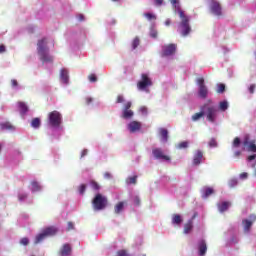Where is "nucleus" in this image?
<instances>
[{
	"mask_svg": "<svg viewBox=\"0 0 256 256\" xmlns=\"http://www.w3.org/2000/svg\"><path fill=\"white\" fill-rule=\"evenodd\" d=\"M31 127H33L34 129H39L41 127V119L33 118L31 121Z\"/></svg>",
	"mask_w": 256,
	"mask_h": 256,
	"instance_id": "c85d7f7f",
	"label": "nucleus"
},
{
	"mask_svg": "<svg viewBox=\"0 0 256 256\" xmlns=\"http://www.w3.org/2000/svg\"><path fill=\"white\" fill-rule=\"evenodd\" d=\"M78 21H85V16L83 14H79L77 16Z\"/></svg>",
	"mask_w": 256,
	"mask_h": 256,
	"instance_id": "680f3d73",
	"label": "nucleus"
},
{
	"mask_svg": "<svg viewBox=\"0 0 256 256\" xmlns=\"http://www.w3.org/2000/svg\"><path fill=\"white\" fill-rule=\"evenodd\" d=\"M239 181L236 178H232L229 180L228 185L229 187L233 188V187H237Z\"/></svg>",
	"mask_w": 256,
	"mask_h": 256,
	"instance_id": "58836bf2",
	"label": "nucleus"
},
{
	"mask_svg": "<svg viewBox=\"0 0 256 256\" xmlns=\"http://www.w3.org/2000/svg\"><path fill=\"white\" fill-rule=\"evenodd\" d=\"M175 13H178L181 23L179 25V31L183 37H187L191 33V26H189V17L185 15V12L181 10V3L179 0H169Z\"/></svg>",
	"mask_w": 256,
	"mask_h": 256,
	"instance_id": "f257e3e1",
	"label": "nucleus"
},
{
	"mask_svg": "<svg viewBox=\"0 0 256 256\" xmlns=\"http://www.w3.org/2000/svg\"><path fill=\"white\" fill-rule=\"evenodd\" d=\"M88 79L90 83H95V81H97V76H95V74H91L88 76Z\"/></svg>",
	"mask_w": 256,
	"mask_h": 256,
	"instance_id": "a18cd8bd",
	"label": "nucleus"
},
{
	"mask_svg": "<svg viewBox=\"0 0 256 256\" xmlns=\"http://www.w3.org/2000/svg\"><path fill=\"white\" fill-rule=\"evenodd\" d=\"M241 138L236 137L232 142V151H234V157H239L241 155Z\"/></svg>",
	"mask_w": 256,
	"mask_h": 256,
	"instance_id": "ddd939ff",
	"label": "nucleus"
},
{
	"mask_svg": "<svg viewBox=\"0 0 256 256\" xmlns=\"http://www.w3.org/2000/svg\"><path fill=\"white\" fill-rule=\"evenodd\" d=\"M255 89H256L255 84H252L248 87V91H249V93H251V95H253V93H255Z\"/></svg>",
	"mask_w": 256,
	"mask_h": 256,
	"instance_id": "de8ad7c7",
	"label": "nucleus"
},
{
	"mask_svg": "<svg viewBox=\"0 0 256 256\" xmlns=\"http://www.w3.org/2000/svg\"><path fill=\"white\" fill-rule=\"evenodd\" d=\"M71 244H64L61 249L59 250V255L60 256H69L71 255Z\"/></svg>",
	"mask_w": 256,
	"mask_h": 256,
	"instance_id": "f3484780",
	"label": "nucleus"
},
{
	"mask_svg": "<svg viewBox=\"0 0 256 256\" xmlns=\"http://www.w3.org/2000/svg\"><path fill=\"white\" fill-rule=\"evenodd\" d=\"M217 93H223L225 91V84H217Z\"/></svg>",
	"mask_w": 256,
	"mask_h": 256,
	"instance_id": "79ce46f5",
	"label": "nucleus"
},
{
	"mask_svg": "<svg viewBox=\"0 0 256 256\" xmlns=\"http://www.w3.org/2000/svg\"><path fill=\"white\" fill-rule=\"evenodd\" d=\"M230 207H231L230 202L218 203V210H219L220 213H225V211H227V209H229Z\"/></svg>",
	"mask_w": 256,
	"mask_h": 256,
	"instance_id": "5701e85b",
	"label": "nucleus"
},
{
	"mask_svg": "<svg viewBox=\"0 0 256 256\" xmlns=\"http://www.w3.org/2000/svg\"><path fill=\"white\" fill-rule=\"evenodd\" d=\"M202 111H204V116L209 123H217V113H219V110L211 100L202 106Z\"/></svg>",
	"mask_w": 256,
	"mask_h": 256,
	"instance_id": "7ed1b4c3",
	"label": "nucleus"
},
{
	"mask_svg": "<svg viewBox=\"0 0 256 256\" xmlns=\"http://www.w3.org/2000/svg\"><path fill=\"white\" fill-rule=\"evenodd\" d=\"M193 230V220H189L187 224L184 225V234L189 235Z\"/></svg>",
	"mask_w": 256,
	"mask_h": 256,
	"instance_id": "bb28decb",
	"label": "nucleus"
},
{
	"mask_svg": "<svg viewBox=\"0 0 256 256\" xmlns=\"http://www.w3.org/2000/svg\"><path fill=\"white\" fill-rule=\"evenodd\" d=\"M37 51L42 63H53V57L49 55V48H47V38L38 41Z\"/></svg>",
	"mask_w": 256,
	"mask_h": 256,
	"instance_id": "f03ea898",
	"label": "nucleus"
},
{
	"mask_svg": "<svg viewBox=\"0 0 256 256\" xmlns=\"http://www.w3.org/2000/svg\"><path fill=\"white\" fill-rule=\"evenodd\" d=\"M60 79L63 83H65V85L69 83V71H67V69L62 68L60 70Z\"/></svg>",
	"mask_w": 256,
	"mask_h": 256,
	"instance_id": "412c9836",
	"label": "nucleus"
},
{
	"mask_svg": "<svg viewBox=\"0 0 256 256\" xmlns=\"http://www.w3.org/2000/svg\"><path fill=\"white\" fill-rule=\"evenodd\" d=\"M152 154L154 159H158L159 161H167L168 163L171 161V157L165 155L160 148H154Z\"/></svg>",
	"mask_w": 256,
	"mask_h": 256,
	"instance_id": "9d476101",
	"label": "nucleus"
},
{
	"mask_svg": "<svg viewBox=\"0 0 256 256\" xmlns=\"http://www.w3.org/2000/svg\"><path fill=\"white\" fill-rule=\"evenodd\" d=\"M0 127L2 131H15V126L9 122L0 124Z\"/></svg>",
	"mask_w": 256,
	"mask_h": 256,
	"instance_id": "393cba45",
	"label": "nucleus"
},
{
	"mask_svg": "<svg viewBox=\"0 0 256 256\" xmlns=\"http://www.w3.org/2000/svg\"><path fill=\"white\" fill-rule=\"evenodd\" d=\"M90 187H91V189H93L94 191H97V182H95V181L91 182Z\"/></svg>",
	"mask_w": 256,
	"mask_h": 256,
	"instance_id": "603ef678",
	"label": "nucleus"
},
{
	"mask_svg": "<svg viewBox=\"0 0 256 256\" xmlns=\"http://www.w3.org/2000/svg\"><path fill=\"white\" fill-rule=\"evenodd\" d=\"M239 179H240L241 181H246V179H249V173H247V172L241 173V174L239 175Z\"/></svg>",
	"mask_w": 256,
	"mask_h": 256,
	"instance_id": "a19ab883",
	"label": "nucleus"
},
{
	"mask_svg": "<svg viewBox=\"0 0 256 256\" xmlns=\"http://www.w3.org/2000/svg\"><path fill=\"white\" fill-rule=\"evenodd\" d=\"M131 105H132V103L130 101L126 102L124 104L122 113L120 115L121 119H124V121H131V119H133V117H135V112H133V110H131Z\"/></svg>",
	"mask_w": 256,
	"mask_h": 256,
	"instance_id": "0eeeda50",
	"label": "nucleus"
},
{
	"mask_svg": "<svg viewBox=\"0 0 256 256\" xmlns=\"http://www.w3.org/2000/svg\"><path fill=\"white\" fill-rule=\"evenodd\" d=\"M57 231L58 229L55 226H49L43 230L46 237H53V235H57Z\"/></svg>",
	"mask_w": 256,
	"mask_h": 256,
	"instance_id": "aec40b11",
	"label": "nucleus"
},
{
	"mask_svg": "<svg viewBox=\"0 0 256 256\" xmlns=\"http://www.w3.org/2000/svg\"><path fill=\"white\" fill-rule=\"evenodd\" d=\"M202 160H203V152H201V150L196 151L193 158V164L201 165Z\"/></svg>",
	"mask_w": 256,
	"mask_h": 256,
	"instance_id": "4be33fe9",
	"label": "nucleus"
},
{
	"mask_svg": "<svg viewBox=\"0 0 256 256\" xmlns=\"http://www.w3.org/2000/svg\"><path fill=\"white\" fill-rule=\"evenodd\" d=\"M126 183L128 185H133V184L137 183V176H131V177L127 178Z\"/></svg>",
	"mask_w": 256,
	"mask_h": 256,
	"instance_id": "c9c22d12",
	"label": "nucleus"
},
{
	"mask_svg": "<svg viewBox=\"0 0 256 256\" xmlns=\"http://www.w3.org/2000/svg\"><path fill=\"white\" fill-rule=\"evenodd\" d=\"M209 147H217V141H215V139H211L209 142Z\"/></svg>",
	"mask_w": 256,
	"mask_h": 256,
	"instance_id": "3c124183",
	"label": "nucleus"
},
{
	"mask_svg": "<svg viewBox=\"0 0 256 256\" xmlns=\"http://www.w3.org/2000/svg\"><path fill=\"white\" fill-rule=\"evenodd\" d=\"M93 209L97 211V195L94 196L92 200Z\"/></svg>",
	"mask_w": 256,
	"mask_h": 256,
	"instance_id": "49530a36",
	"label": "nucleus"
},
{
	"mask_svg": "<svg viewBox=\"0 0 256 256\" xmlns=\"http://www.w3.org/2000/svg\"><path fill=\"white\" fill-rule=\"evenodd\" d=\"M5 51H7V48L5 47V45L1 44L0 45V53H5Z\"/></svg>",
	"mask_w": 256,
	"mask_h": 256,
	"instance_id": "bf43d9fd",
	"label": "nucleus"
},
{
	"mask_svg": "<svg viewBox=\"0 0 256 256\" xmlns=\"http://www.w3.org/2000/svg\"><path fill=\"white\" fill-rule=\"evenodd\" d=\"M18 107L21 115H26L27 111H29V107L24 102H18Z\"/></svg>",
	"mask_w": 256,
	"mask_h": 256,
	"instance_id": "a878e982",
	"label": "nucleus"
},
{
	"mask_svg": "<svg viewBox=\"0 0 256 256\" xmlns=\"http://www.w3.org/2000/svg\"><path fill=\"white\" fill-rule=\"evenodd\" d=\"M220 111H227L229 109V102L224 100L219 103Z\"/></svg>",
	"mask_w": 256,
	"mask_h": 256,
	"instance_id": "7c9ffc66",
	"label": "nucleus"
},
{
	"mask_svg": "<svg viewBox=\"0 0 256 256\" xmlns=\"http://www.w3.org/2000/svg\"><path fill=\"white\" fill-rule=\"evenodd\" d=\"M154 3L157 7H160L163 4V0H154Z\"/></svg>",
	"mask_w": 256,
	"mask_h": 256,
	"instance_id": "13d9d810",
	"label": "nucleus"
},
{
	"mask_svg": "<svg viewBox=\"0 0 256 256\" xmlns=\"http://www.w3.org/2000/svg\"><path fill=\"white\" fill-rule=\"evenodd\" d=\"M254 175H255V177H256V169H255V171H254Z\"/></svg>",
	"mask_w": 256,
	"mask_h": 256,
	"instance_id": "774afa93",
	"label": "nucleus"
},
{
	"mask_svg": "<svg viewBox=\"0 0 256 256\" xmlns=\"http://www.w3.org/2000/svg\"><path fill=\"white\" fill-rule=\"evenodd\" d=\"M31 186H32V191L35 192V191H41V186L39 185L38 182H32L31 183Z\"/></svg>",
	"mask_w": 256,
	"mask_h": 256,
	"instance_id": "e433bc0d",
	"label": "nucleus"
},
{
	"mask_svg": "<svg viewBox=\"0 0 256 256\" xmlns=\"http://www.w3.org/2000/svg\"><path fill=\"white\" fill-rule=\"evenodd\" d=\"M11 85H12V87H17V85H19V83L17 82V80L12 79L11 80Z\"/></svg>",
	"mask_w": 256,
	"mask_h": 256,
	"instance_id": "052dcab7",
	"label": "nucleus"
},
{
	"mask_svg": "<svg viewBox=\"0 0 256 256\" xmlns=\"http://www.w3.org/2000/svg\"><path fill=\"white\" fill-rule=\"evenodd\" d=\"M18 199L19 201H25V199H27V194L25 193L19 194Z\"/></svg>",
	"mask_w": 256,
	"mask_h": 256,
	"instance_id": "8fccbe9b",
	"label": "nucleus"
},
{
	"mask_svg": "<svg viewBox=\"0 0 256 256\" xmlns=\"http://www.w3.org/2000/svg\"><path fill=\"white\" fill-rule=\"evenodd\" d=\"M157 30L155 29V26H152L150 28V37H152V39H157Z\"/></svg>",
	"mask_w": 256,
	"mask_h": 256,
	"instance_id": "4c0bfd02",
	"label": "nucleus"
},
{
	"mask_svg": "<svg viewBox=\"0 0 256 256\" xmlns=\"http://www.w3.org/2000/svg\"><path fill=\"white\" fill-rule=\"evenodd\" d=\"M134 203H135L136 205H139V197H136V198L134 199Z\"/></svg>",
	"mask_w": 256,
	"mask_h": 256,
	"instance_id": "338daca9",
	"label": "nucleus"
},
{
	"mask_svg": "<svg viewBox=\"0 0 256 256\" xmlns=\"http://www.w3.org/2000/svg\"><path fill=\"white\" fill-rule=\"evenodd\" d=\"M20 244H21V245H24V246L29 245V238H27V237L22 238V239L20 240Z\"/></svg>",
	"mask_w": 256,
	"mask_h": 256,
	"instance_id": "37998d69",
	"label": "nucleus"
},
{
	"mask_svg": "<svg viewBox=\"0 0 256 256\" xmlns=\"http://www.w3.org/2000/svg\"><path fill=\"white\" fill-rule=\"evenodd\" d=\"M140 43H141V40L139 39V37H135L131 43L132 49H137V47H138V45H140Z\"/></svg>",
	"mask_w": 256,
	"mask_h": 256,
	"instance_id": "473e14b6",
	"label": "nucleus"
},
{
	"mask_svg": "<svg viewBox=\"0 0 256 256\" xmlns=\"http://www.w3.org/2000/svg\"><path fill=\"white\" fill-rule=\"evenodd\" d=\"M123 101H125V98H124L122 95H119V96L117 97L116 103H123Z\"/></svg>",
	"mask_w": 256,
	"mask_h": 256,
	"instance_id": "6e6d98bb",
	"label": "nucleus"
},
{
	"mask_svg": "<svg viewBox=\"0 0 256 256\" xmlns=\"http://www.w3.org/2000/svg\"><path fill=\"white\" fill-rule=\"evenodd\" d=\"M142 127H143V125L141 124V122L135 121V120L129 121L126 124V129L130 133H139V131H141Z\"/></svg>",
	"mask_w": 256,
	"mask_h": 256,
	"instance_id": "1a4fd4ad",
	"label": "nucleus"
},
{
	"mask_svg": "<svg viewBox=\"0 0 256 256\" xmlns=\"http://www.w3.org/2000/svg\"><path fill=\"white\" fill-rule=\"evenodd\" d=\"M139 112L141 113V115H147V107H140Z\"/></svg>",
	"mask_w": 256,
	"mask_h": 256,
	"instance_id": "09e8293b",
	"label": "nucleus"
},
{
	"mask_svg": "<svg viewBox=\"0 0 256 256\" xmlns=\"http://www.w3.org/2000/svg\"><path fill=\"white\" fill-rule=\"evenodd\" d=\"M109 205L107 197L101 194H97V211H103Z\"/></svg>",
	"mask_w": 256,
	"mask_h": 256,
	"instance_id": "f8f14e48",
	"label": "nucleus"
},
{
	"mask_svg": "<svg viewBox=\"0 0 256 256\" xmlns=\"http://www.w3.org/2000/svg\"><path fill=\"white\" fill-rule=\"evenodd\" d=\"M153 85V80H151V76L148 73L141 74V78L137 83V88L139 91H144L145 93H149V87Z\"/></svg>",
	"mask_w": 256,
	"mask_h": 256,
	"instance_id": "20e7f679",
	"label": "nucleus"
},
{
	"mask_svg": "<svg viewBox=\"0 0 256 256\" xmlns=\"http://www.w3.org/2000/svg\"><path fill=\"white\" fill-rule=\"evenodd\" d=\"M187 147H189V142H187V141L180 142L177 145V149H187Z\"/></svg>",
	"mask_w": 256,
	"mask_h": 256,
	"instance_id": "ea45409f",
	"label": "nucleus"
},
{
	"mask_svg": "<svg viewBox=\"0 0 256 256\" xmlns=\"http://www.w3.org/2000/svg\"><path fill=\"white\" fill-rule=\"evenodd\" d=\"M207 253V243L204 240L198 242V254L200 256H205Z\"/></svg>",
	"mask_w": 256,
	"mask_h": 256,
	"instance_id": "a211bd4d",
	"label": "nucleus"
},
{
	"mask_svg": "<svg viewBox=\"0 0 256 256\" xmlns=\"http://www.w3.org/2000/svg\"><path fill=\"white\" fill-rule=\"evenodd\" d=\"M205 115L204 111L201 110V112L196 113L192 116V121H199L203 116Z\"/></svg>",
	"mask_w": 256,
	"mask_h": 256,
	"instance_id": "72a5a7b5",
	"label": "nucleus"
},
{
	"mask_svg": "<svg viewBox=\"0 0 256 256\" xmlns=\"http://www.w3.org/2000/svg\"><path fill=\"white\" fill-rule=\"evenodd\" d=\"M85 155H87V150H83L81 153V157H85Z\"/></svg>",
	"mask_w": 256,
	"mask_h": 256,
	"instance_id": "69168bd1",
	"label": "nucleus"
},
{
	"mask_svg": "<svg viewBox=\"0 0 256 256\" xmlns=\"http://www.w3.org/2000/svg\"><path fill=\"white\" fill-rule=\"evenodd\" d=\"M46 237L47 236L44 231L42 233L38 234L35 239V244L37 245V243H41V241H43Z\"/></svg>",
	"mask_w": 256,
	"mask_h": 256,
	"instance_id": "2f4dec72",
	"label": "nucleus"
},
{
	"mask_svg": "<svg viewBox=\"0 0 256 256\" xmlns=\"http://www.w3.org/2000/svg\"><path fill=\"white\" fill-rule=\"evenodd\" d=\"M209 12L214 17H223V7L217 0H211L209 3Z\"/></svg>",
	"mask_w": 256,
	"mask_h": 256,
	"instance_id": "423d86ee",
	"label": "nucleus"
},
{
	"mask_svg": "<svg viewBox=\"0 0 256 256\" xmlns=\"http://www.w3.org/2000/svg\"><path fill=\"white\" fill-rule=\"evenodd\" d=\"M247 161H248L250 167L255 168V166H256V154L248 156Z\"/></svg>",
	"mask_w": 256,
	"mask_h": 256,
	"instance_id": "c756f323",
	"label": "nucleus"
},
{
	"mask_svg": "<svg viewBox=\"0 0 256 256\" xmlns=\"http://www.w3.org/2000/svg\"><path fill=\"white\" fill-rule=\"evenodd\" d=\"M117 256H129V255H127V252H125V250H121L117 252Z\"/></svg>",
	"mask_w": 256,
	"mask_h": 256,
	"instance_id": "5fc2aeb1",
	"label": "nucleus"
},
{
	"mask_svg": "<svg viewBox=\"0 0 256 256\" xmlns=\"http://www.w3.org/2000/svg\"><path fill=\"white\" fill-rule=\"evenodd\" d=\"M48 123L50 127L59 128L61 123H63V116L59 111L54 110L48 114Z\"/></svg>",
	"mask_w": 256,
	"mask_h": 256,
	"instance_id": "39448f33",
	"label": "nucleus"
},
{
	"mask_svg": "<svg viewBox=\"0 0 256 256\" xmlns=\"http://www.w3.org/2000/svg\"><path fill=\"white\" fill-rule=\"evenodd\" d=\"M85 101H86V105H91L93 103V98L91 97H86L85 98Z\"/></svg>",
	"mask_w": 256,
	"mask_h": 256,
	"instance_id": "864d4df0",
	"label": "nucleus"
},
{
	"mask_svg": "<svg viewBox=\"0 0 256 256\" xmlns=\"http://www.w3.org/2000/svg\"><path fill=\"white\" fill-rule=\"evenodd\" d=\"M172 223L173 225H181V223H183V219L181 218V215L175 214L172 217Z\"/></svg>",
	"mask_w": 256,
	"mask_h": 256,
	"instance_id": "cd10ccee",
	"label": "nucleus"
},
{
	"mask_svg": "<svg viewBox=\"0 0 256 256\" xmlns=\"http://www.w3.org/2000/svg\"><path fill=\"white\" fill-rule=\"evenodd\" d=\"M243 145L246 148V150L251 151L252 153H256V145L255 142L253 141H249V136H246L244 141H243Z\"/></svg>",
	"mask_w": 256,
	"mask_h": 256,
	"instance_id": "dca6fc26",
	"label": "nucleus"
},
{
	"mask_svg": "<svg viewBox=\"0 0 256 256\" xmlns=\"http://www.w3.org/2000/svg\"><path fill=\"white\" fill-rule=\"evenodd\" d=\"M255 221H256L255 214L250 215V219H245L242 221L245 233H249V230L251 229V226L253 225V223H255Z\"/></svg>",
	"mask_w": 256,
	"mask_h": 256,
	"instance_id": "4468645a",
	"label": "nucleus"
},
{
	"mask_svg": "<svg viewBox=\"0 0 256 256\" xmlns=\"http://www.w3.org/2000/svg\"><path fill=\"white\" fill-rule=\"evenodd\" d=\"M85 189H87V187L85 186V184H81L79 186V193L80 195H83L85 193Z\"/></svg>",
	"mask_w": 256,
	"mask_h": 256,
	"instance_id": "c03bdc74",
	"label": "nucleus"
},
{
	"mask_svg": "<svg viewBox=\"0 0 256 256\" xmlns=\"http://www.w3.org/2000/svg\"><path fill=\"white\" fill-rule=\"evenodd\" d=\"M72 229H75V224H73V222H68V231H71Z\"/></svg>",
	"mask_w": 256,
	"mask_h": 256,
	"instance_id": "4d7b16f0",
	"label": "nucleus"
},
{
	"mask_svg": "<svg viewBox=\"0 0 256 256\" xmlns=\"http://www.w3.org/2000/svg\"><path fill=\"white\" fill-rule=\"evenodd\" d=\"M213 193H215V190H213V188H211V187L202 188V190H201L202 199H207L208 197H211V195H213Z\"/></svg>",
	"mask_w": 256,
	"mask_h": 256,
	"instance_id": "6ab92c4d",
	"label": "nucleus"
},
{
	"mask_svg": "<svg viewBox=\"0 0 256 256\" xmlns=\"http://www.w3.org/2000/svg\"><path fill=\"white\" fill-rule=\"evenodd\" d=\"M196 83L198 85V95L201 99H207V95H209V89L205 85V79L197 78Z\"/></svg>",
	"mask_w": 256,
	"mask_h": 256,
	"instance_id": "6e6552de",
	"label": "nucleus"
},
{
	"mask_svg": "<svg viewBox=\"0 0 256 256\" xmlns=\"http://www.w3.org/2000/svg\"><path fill=\"white\" fill-rule=\"evenodd\" d=\"M125 205H127V202H119L115 205L114 212L119 215V213H123V210L125 209Z\"/></svg>",
	"mask_w": 256,
	"mask_h": 256,
	"instance_id": "b1692460",
	"label": "nucleus"
},
{
	"mask_svg": "<svg viewBox=\"0 0 256 256\" xmlns=\"http://www.w3.org/2000/svg\"><path fill=\"white\" fill-rule=\"evenodd\" d=\"M158 137L161 143H167V141H169V131L166 128H159Z\"/></svg>",
	"mask_w": 256,
	"mask_h": 256,
	"instance_id": "2eb2a0df",
	"label": "nucleus"
},
{
	"mask_svg": "<svg viewBox=\"0 0 256 256\" xmlns=\"http://www.w3.org/2000/svg\"><path fill=\"white\" fill-rule=\"evenodd\" d=\"M144 17H146V19L148 21H155V20H157V16L155 14H151V13H145Z\"/></svg>",
	"mask_w": 256,
	"mask_h": 256,
	"instance_id": "f704fd0d",
	"label": "nucleus"
},
{
	"mask_svg": "<svg viewBox=\"0 0 256 256\" xmlns=\"http://www.w3.org/2000/svg\"><path fill=\"white\" fill-rule=\"evenodd\" d=\"M111 173H109V172H105L104 173V179H111Z\"/></svg>",
	"mask_w": 256,
	"mask_h": 256,
	"instance_id": "e2e57ef3",
	"label": "nucleus"
},
{
	"mask_svg": "<svg viewBox=\"0 0 256 256\" xmlns=\"http://www.w3.org/2000/svg\"><path fill=\"white\" fill-rule=\"evenodd\" d=\"M177 50V46L175 44H168L162 47L161 55L162 57H171V55H175V51Z\"/></svg>",
	"mask_w": 256,
	"mask_h": 256,
	"instance_id": "9b49d317",
	"label": "nucleus"
},
{
	"mask_svg": "<svg viewBox=\"0 0 256 256\" xmlns=\"http://www.w3.org/2000/svg\"><path fill=\"white\" fill-rule=\"evenodd\" d=\"M165 25H166V27H169V25H171V19H167L165 21Z\"/></svg>",
	"mask_w": 256,
	"mask_h": 256,
	"instance_id": "0e129e2a",
	"label": "nucleus"
}]
</instances>
